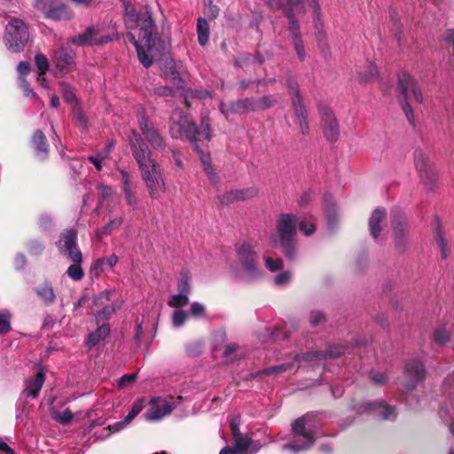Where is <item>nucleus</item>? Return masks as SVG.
<instances>
[{
    "instance_id": "nucleus-61",
    "label": "nucleus",
    "mask_w": 454,
    "mask_h": 454,
    "mask_svg": "<svg viewBox=\"0 0 454 454\" xmlns=\"http://www.w3.org/2000/svg\"><path fill=\"white\" fill-rule=\"evenodd\" d=\"M122 223L121 217H117L112 220L110 223H106L102 229L99 231L102 235H108L114 229H117L121 226Z\"/></svg>"
},
{
    "instance_id": "nucleus-46",
    "label": "nucleus",
    "mask_w": 454,
    "mask_h": 454,
    "mask_svg": "<svg viewBox=\"0 0 454 454\" xmlns=\"http://www.w3.org/2000/svg\"><path fill=\"white\" fill-rule=\"evenodd\" d=\"M450 333L445 324H440L434 331V340L438 344H444L449 340Z\"/></svg>"
},
{
    "instance_id": "nucleus-14",
    "label": "nucleus",
    "mask_w": 454,
    "mask_h": 454,
    "mask_svg": "<svg viewBox=\"0 0 454 454\" xmlns=\"http://www.w3.org/2000/svg\"><path fill=\"white\" fill-rule=\"evenodd\" d=\"M35 7L43 12L45 17L55 20H70L74 16L67 5L57 0H36Z\"/></svg>"
},
{
    "instance_id": "nucleus-51",
    "label": "nucleus",
    "mask_w": 454,
    "mask_h": 454,
    "mask_svg": "<svg viewBox=\"0 0 454 454\" xmlns=\"http://www.w3.org/2000/svg\"><path fill=\"white\" fill-rule=\"evenodd\" d=\"M143 408H144L143 401L138 400V401L135 402L130 411L123 419V421L125 422V424L127 426H129L132 422V420L136 418V416H137L142 411Z\"/></svg>"
},
{
    "instance_id": "nucleus-21",
    "label": "nucleus",
    "mask_w": 454,
    "mask_h": 454,
    "mask_svg": "<svg viewBox=\"0 0 454 454\" xmlns=\"http://www.w3.org/2000/svg\"><path fill=\"white\" fill-rule=\"evenodd\" d=\"M151 409L145 414L149 421L160 420L173 411L171 403L160 397H153L150 401Z\"/></svg>"
},
{
    "instance_id": "nucleus-42",
    "label": "nucleus",
    "mask_w": 454,
    "mask_h": 454,
    "mask_svg": "<svg viewBox=\"0 0 454 454\" xmlns=\"http://www.w3.org/2000/svg\"><path fill=\"white\" fill-rule=\"evenodd\" d=\"M276 99L271 95H266L258 98H254V112L270 108L276 104Z\"/></svg>"
},
{
    "instance_id": "nucleus-20",
    "label": "nucleus",
    "mask_w": 454,
    "mask_h": 454,
    "mask_svg": "<svg viewBox=\"0 0 454 454\" xmlns=\"http://www.w3.org/2000/svg\"><path fill=\"white\" fill-rule=\"evenodd\" d=\"M234 448L225 447L221 450L219 454H236L251 450L257 452L261 449L259 442L253 441L251 438L243 435L241 433L233 435Z\"/></svg>"
},
{
    "instance_id": "nucleus-17",
    "label": "nucleus",
    "mask_w": 454,
    "mask_h": 454,
    "mask_svg": "<svg viewBox=\"0 0 454 454\" xmlns=\"http://www.w3.org/2000/svg\"><path fill=\"white\" fill-rule=\"evenodd\" d=\"M114 291L106 290L104 291L94 297V305L103 306L102 309L97 312L96 319L98 322L104 321L109 319L118 309H120L122 301H111V296L113 295Z\"/></svg>"
},
{
    "instance_id": "nucleus-25",
    "label": "nucleus",
    "mask_w": 454,
    "mask_h": 454,
    "mask_svg": "<svg viewBox=\"0 0 454 454\" xmlns=\"http://www.w3.org/2000/svg\"><path fill=\"white\" fill-rule=\"evenodd\" d=\"M45 381V374L43 369H39L34 378H28L25 381L23 395L27 397L35 398L41 391Z\"/></svg>"
},
{
    "instance_id": "nucleus-59",
    "label": "nucleus",
    "mask_w": 454,
    "mask_h": 454,
    "mask_svg": "<svg viewBox=\"0 0 454 454\" xmlns=\"http://www.w3.org/2000/svg\"><path fill=\"white\" fill-rule=\"evenodd\" d=\"M265 266L271 272L280 270L283 266V261L280 258L271 256L265 257Z\"/></svg>"
},
{
    "instance_id": "nucleus-30",
    "label": "nucleus",
    "mask_w": 454,
    "mask_h": 454,
    "mask_svg": "<svg viewBox=\"0 0 454 454\" xmlns=\"http://www.w3.org/2000/svg\"><path fill=\"white\" fill-rule=\"evenodd\" d=\"M385 216L386 211L381 207L374 209L370 216L369 228L371 235L374 239H377L381 231L380 223L385 218Z\"/></svg>"
},
{
    "instance_id": "nucleus-34",
    "label": "nucleus",
    "mask_w": 454,
    "mask_h": 454,
    "mask_svg": "<svg viewBox=\"0 0 454 454\" xmlns=\"http://www.w3.org/2000/svg\"><path fill=\"white\" fill-rule=\"evenodd\" d=\"M35 293L45 305H51L55 301L56 295L52 286L49 282H44L43 285L38 286L35 289Z\"/></svg>"
},
{
    "instance_id": "nucleus-12",
    "label": "nucleus",
    "mask_w": 454,
    "mask_h": 454,
    "mask_svg": "<svg viewBox=\"0 0 454 454\" xmlns=\"http://www.w3.org/2000/svg\"><path fill=\"white\" fill-rule=\"evenodd\" d=\"M414 164L425 186L432 189L438 180V174L429 158L421 150H416Z\"/></svg>"
},
{
    "instance_id": "nucleus-31",
    "label": "nucleus",
    "mask_w": 454,
    "mask_h": 454,
    "mask_svg": "<svg viewBox=\"0 0 454 454\" xmlns=\"http://www.w3.org/2000/svg\"><path fill=\"white\" fill-rule=\"evenodd\" d=\"M32 143L35 150L36 156L44 159L48 155V145L44 134L41 130H36L33 136Z\"/></svg>"
},
{
    "instance_id": "nucleus-47",
    "label": "nucleus",
    "mask_w": 454,
    "mask_h": 454,
    "mask_svg": "<svg viewBox=\"0 0 454 454\" xmlns=\"http://www.w3.org/2000/svg\"><path fill=\"white\" fill-rule=\"evenodd\" d=\"M234 193L236 195L237 201H242L255 197L258 192L254 187H247L243 189H236L234 190Z\"/></svg>"
},
{
    "instance_id": "nucleus-41",
    "label": "nucleus",
    "mask_w": 454,
    "mask_h": 454,
    "mask_svg": "<svg viewBox=\"0 0 454 454\" xmlns=\"http://www.w3.org/2000/svg\"><path fill=\"white\" fill-rule=\"evenodd\" d=\"M122 178H123V192L127 203L131 206L133 208H136L137 204V200L135 194L132 192L131 188L129 184V176L127 172L122 171Z\"/></svg>"
},
{
    "instance_id": "nucleus-45",
    "label": "nucleus",
    "mask_w": 454,
    "mask_h": 454,
    "mask_svg": "<svg viewBox=\"0 0 454 454\" xmlns=\"http://www.w3.org/2000/svg\"><path fill=\"white\" fill-rule=\"evenodd\" d=\"M12 313L8 309L0 311V334H5L12 331Z\"/></svg>"
},
{
    "instance_id": "nucleus-9",
    "label": "nucleus",
    "mask_w": 454,
    "mask_h": 454,
    "mask_svg": "<svg viewBox=\"0 0 454 454\" xmlns=\"http://www.w3.org/2000/svg\"><path fill=\"white\" fill-rule=\"evenodd\" d=\"M236 254L243 274L240 277L244 281H251L261 276V270L257 263V254L253 245L248 240H243L236 245Z\"/></svg>"
},
{
    "instance_id": "nucleus-7",
    "label": "nucleus",
    "mask_w": 454,
    "mask_h": 454,
    "mask_svg": "<svg viewBox=\"0 0 454 454\" xmlns=\"http://www.w3.org/2000/svg\"><path fill=\"white\" fill-rule=\"evenodd\" d=\"M397 89L403 97L402 105L406 118L411 124L414 125V114L410 101L423 103L421 89L417 81L408 73H401L398 75Z\"/></svg>"
},
{
    "instance_id": "nucleus-27",
    "label": "nucleus",
    "mask_w": 454,
    "mask_h": 454,
    "mask_svg": "<svg viewBox=\"0 0 454 454\" xmlns=\"http://www.w3.org/2000/svg\"><path fill=\"white\" fill-rule=\"evenodd\" d=\"M18 72L20 74L19 84L23 90L24 96L28 98H37L36 93L30 87L28 82L26 80V75L30 71V65L27 61H20L18 65Z\"/></svg>"
},
{
    "instance_id": "nucleus-6",
    "label": "nucleus",
    "mask_w": 454,
    "mask_h": 454,
    "mask_svg": "<svg viewBox=\"0 0 454 454\" xmlns=\"http://www.w3.org/2000/svg\"><path fill=\"white\" fill-rule=\"evenodd\" d=\"M346 351L342 346L335 345L331 346L325 352L314 351L309 352L305 355H296L294 361L291 363L282 364L277 366L269 367L262 372L261 374H281L288 372L293 374L298 371V369L306 366H314L317 362L325 360L328 357H336L340 355H345Z\"/></svg>"
},
{
    "instance_id": "nucleus-13",
    "label": "nucleus",
    "mask_w": 454,
    "mask_h": 454,
    "mask_svg": "<svg viewBox=\"0 0 454 454\" xmlns=\"http://www.w3.org/2000/svg\"><path fill=\"white\" fill-rule=\"evenodd\" d=\"M286 86L292 98L293 106L301 131L302 134H308L309 129V123L307 121L308 114L302 98L299 93L298 82L294 79H289L286 82Z\"/></svg>"
},
{
    "instance_id": "nucleus-23",
    "label": "nucleus",
    "mask_w": 454,
    "mask_h": 454,
    "mask_svg": "<svg viewBox=\"0 0 454 454\" xmlns=\"http://www.w3.org/2000/svg\"><path fill=\"white\" fill-rule=\"evenodd\" d=\"M359 411H364L368 412H374L381 419L386 420H393L396 418L395 408L392 405L387 404L383 401L364 403L358 408Z\"/></svg>"
},
{
    "instance_id": "nucleus-24",
    "label": "nucleus",
    "mask_w": 454,
    "mask_h": 454,
    "mask_svg": "<svg viewBox=\"0 0 454 454\" xmlns=\"http://www.w3.org/2000/svg\"><path fill=\"white\" fill-rule=\"evenodd\" d=\"M175 86L169 87V86H158L154 88V92L158 96H175L178 92H185V96H191L197 98H211V95L208 90H190L189 91L185 90V87L184 89H177V84H174Z\"/></svg>"
},
{
    "instance_id": "nucleus-53",
    "label": "nucleus",
    "mask_w": 454,
    "mask_h": 454,
    "mask_svg": "<svg viewBox=\"0 0 454 454\" xmlns=\"http://www.w3.org/2000/svg\"><path fill=\"white\" fill-rule=\"evenodd\" d=\"M143 408H144L143 401L138 400V401L135 402L130 411L123 419V421L125 422V424L127 426H129L132 422V420L136 418V416H137L142 411Z\"/></svg>"
},
{
    "instance_id": "nucleus-29",
    "label": "nucleus",
    "mask_w": 454,
    "mask_h": 454,
    "mask_svg": "<svg viewBox=\"0 0 454 454\" xmlns=\"http://www.w3.org/2000/svg\"><path fill=\"white\" fill-rule=\"evenodd\" d=\"M162 72L174 84H177V89H184L185 87L184 81L180 77L173 59H166Z\"/></svg>"
},
{
    "instance_id": "nucleus-43",
    "label": "nucleus",
    "mask_w": 454,
    "mask_h": 454,
    "mask_svg": "<svg viewBox=\"0 0 454 454\" xmlns=\"http://www.w3.org/2000/svg\"><path fill=\"white\" fill-rule=\"evenodd\" d=\"M178 293L189 295L191 294V275L189 271L183 270L177 282Z\"/></svg>"
},
{
    "instance_id": "nucleus-44",
    "label": "nucleus",
    "mask_w": 454,
    "mask_h": 454,
    "mask_svg": "<svg viewBox=\"0 0 454 454\" xmlns=\"http://www.w3.org/2000/svg\"><path fill=\"white\" fill-rule=\"evenodd\" d=\"M223 356L227 362H233L234 360L243 356L244 351L237 344L231 343L225 348Z\"/></svg>"
},
{
    "instance_id": "nucleus-55",
    "label": "nucleus",
    "mask_w": 454,
    "mask_h": 454,
    "mask_svg": "<svg viewBox=\"0 0 454 454\" xmlns=\"http://www.w3.org/2000/svg\"><path fill=\"white\" fill-rule=\"evenodd\" d=\"M189 316L193 317L195 318H204L207 317L205 305L194 301L191 304L190 311L188 312Z\"/></svg>"
},
{
    "instance_id": "nucleus-16",
    "label": "nucleus",
    "mask_w": 454,
    "mask_h": 454,
    "mask_svg": "<svg viewBox=\"0 0 454 454\" xmlns=\"http://www.w3.org/2000/svg\"><path fill=\"white\" fill-rule=\"evenodd\" d=\"M138 124L141 133L152 148L154 151L164 152L166 143L154 124L144 115L138 117Z\"/></svg>"
},
{
    "instance_id": "nucleus-1",
    "label": "nucleus",
    "mask_w": 454,
    "mask_h": 454,
    "mask_svg": "<svg viewBox=\"0 0 454 454\" xmlns=\"http://www.w3.org/2000/svg\"><path fill=\"white\" fill-rule=\"evenodd\" d=\"M124 24L129 32L128 40L135 46L139 62L151 67L165 53V43L160 38L152 8L145 5L137 9L124 2Z\"/></svg>"
},
{
    "instance_id": "nucleus-10",
    "label": "nucleus",
    "mask_w": 454,
    "mask_h": 454,
    "mask_svg": "<svg viewBox=\"0 0 454 454\" xmlns=\"http://www.w3.org/2000/svg\"><path fill=\"white\" fill-rule=\"evenodd\" d=\"M29 40V31L27 24L17 18H12L7 23L4 35L6 48L12 52H20Z\"/></svg>"
},
{
    "instance_id": "nucleus-48",
    "label": "nucleus",
    "mask_w": 454,
    "mask_h": 454,
    "mask_svg": "<svg viewBox=\"0 0 454 454\" xmlns=\"http://www.w3.org/2000/svg\"><path fill=\"white\" fill-rule=\"evenodd\" d=\"M189 303V295L178 293L171 296L168 305L171 308H182Z\"/></svg>"
},
{
    "instance_id": "nucleus-4",
    "label": "nucleus",
    "mask_w": 454,
    "mask_h": 454,
    "mask_svg": "<svg viewBox=\"0 0 454 454\" xmlns=\"http://www.w3.org/2000/svg\"><path fill=\"white\" fill-rule=\"evenodd\" d=\"M298 217L294 214H280L276 219L277 236L270 237L273 247H280L286 257L293 259L296 255L295 237Z\"/></svg>"
},
{
    "instance_id": "nucleus-62",
    "label": "nucleus",
    "mask_w": 454,
    "mask_h": 454,
    "mask_svg": "<svg viewBox=\"0 0 454 454\" xmlns=\"http://www.w3.org/2000/svg\"><path fill=\"white\" fill-rule=\"evenodd\" d=\"M291 279L292 274L290 271H282L275 277L274 282L278 286H286L291 281Z\"/></svg>"
},
{
    "instance_id": "nucleus-49",
    "label": "nucleus",
    "mask_w": 454,
    "mask_h": 454,
    "mask_svg": "<svg viewBox=\"0 0 454 454\" xmlns=\"http://www.w3.org/2000/svg\"><path fill=\"white\" fill-rule=\"evenodd\" d=\"M80 263L81 262H74L67 270V276L74 281H79L84 277V271Z\"/></svg>"
},
{
    "instance_id": "nucleus-37",
    "label": "nucleus",
    "mask_w": 454,
    "mask_h": 454,
    "mask_svg": "<svg viewBox=\"0 0 454 454\" xmlns=\"http://www.w3.org/2000/svg\"><path fill=\"white\" fill-rule=\"evenodd\" d=\"M450 383H454V372L445 380V384ZM441 416L442 419H444L445 416L450 419L449 427L451 434L454 435V398L450 402V408L445 407L441 410Z\"/></svg>"
},
{
    "instance_id": "nucleus-64",
    "label": "nucleus",
    "mask_w": 454,
    "mask_h": 454,
    "mask_svg": "<svg viewBox=\"0 0 454 454\" xmlns=\"http://www.w3.org/2000/svg\"><path fill=\"white\" fill-rule=\"evenodd\" d=\"M137 379V373L124 374L120 380L118 386L121 388L130 386Z\"/></svg>"
},
{
    "instance_id": "nucleus-18",
    "label": "nucleus",
    "mask_w": 454,
    "mask_h": 454,
    "mask_svg": "<svg viewBox=\"0 0 454 454\" xmlns=\"http://www.w3.org/2000/svg\"><path fill=\"white\" fill-rule=\"evenodd\" d=\"M424 378L425 368L419 359H411L406 364L403 376V386L406 390H413Z\"/></svg>"
},
{
    "instance_id": "nucleus-50",
    "label": "nucleus",
    "mask_w": 454,
    "mask_h": 454,
    "mask_svg": "<svg viewBox=\"0 0 454 454\" xmlns=\"http://www.w3.org/2000/svg\"><path fill=\"white\" fill-rule=\"evenodd\" d=\"M143 408H144L143 401L138 400V401L135 402L130 411L123 419V421L125 422V424L127 426H129L132 422V420L136 418V416H137L142 411Z\"/></svg>"
},
{
    "instance_id": "nucleus-35",
    "label": "nucleus",
    "mask_w": 454,
    "mask_h": 454,
    "mask_svg": "<svg viewBox=\"0 0 454 454\" xmlns=\"http://www.w3.org/2000/svg\"><path fill=\"white\" fill-rule=\"evenodd\" d=\"M378 74L377 67L372 62H367L357 70L358 79L365 82L373 81L378 76Z\"/></svg>"
},
{
    "instance_id": "nucleus-54",
    "label": "nucleus",
    "mask_w": 454,
    "mask_h": 454,
    "mask_svg": "<svg viewBox=\"0 0 454 454\" xmlns=\"http://www.w3.org/2000/svg\"><path fill=\"white\" fill-rule=\"evenodd\" d=\"M143 408H144L143 401L138 400V401L135 402L130 411L123 419V421L125 422V424L127 426H129L132 422V420L136 418V416H137L142 411Z\"/></svg>"
},
{
    "instance_id": "nucleus-19",
    "label": "nucleus",
    "mask_w": 454,
    "mask_h": 454,
    "mask_svg": "<svg viewBox=\"0 0 454 454\" xmlns=\"http://www.w3.org/2000/svg\"><path fill=\"white\" fill-rule=\"evenodd\" d=\"M322 118V129L329 142H335L340 136V128L333 113L328 108L320 110Z\"/></svg>"
},
{
    "instance_id": "nucleus-57",
    "label": "nucleus",
    "mask_w": 454,
    "mask_h": 454,
    "mask_svg": "<svg viewBox=\"0 0 454 454\" xmlns=\"http://www.w3.org/2000/svg\"><path fill=\"white\" fill-rule=\"evenodd\" d=\"M59 87L62 96L67 103H73L75 101V94L72 86L64 82H59Z\"/></svg>"
},
{
    "instance_id": "nucleus-3",
    "label": "nucleus",
    "mask_w": 454,
    "mask_h": 454,
    "mask_svg": "<svg viewBox=\"0 0 454 454\" xmlns=\"http://www.w3.org/2000/svg\"><path fill=\"white\" fill-rule=\"evenodd\" d=\"M169 134L175 139H187L198 145V142L208 141L210 139L209 124L202 121L199 128H196L190 117L182 110L176 109L172 114L169 122Z\"/></svg>"
},
{
    "instance_id": "nucleus-28",
    "label": "nucleus",
    "mask_w": 454,
    "mask_h": 454,
    "mask_svg": "<svg viewBox=\"0 0 454 454\" xmlns=\"http://www.w3.org/2000/svg\"><path fill=\"white\" fill-rule=\"evenodd\" d=\"M118 256L114 254L97 259L90 267V274L98 276L101 272L112 270L118 262Z\"/></svg>"
},
{
    "instance_id": "nucleus-33",
    "label": "nucleus",
    "mask_w": 454,
    "mask_h": 454,
    "mask_svg": "<svg viewBox=\"0 0 454 454\" xmlns=\"http://www.w3.org/2000/svg\"><path fill=\"white\" fill-rule=\"evenodd\" d=\"M145 184L152 199H160L162 193H164L166 191V185L163 177L156 178L151 181L149 180L145 182Z\"/></svg>"
},
{
    "instance_id": "nucleus-32",
    "label": "nucleus",
    "mask_w": 454,
    "mask_h": 454,
    "mask_svg": "<svg viewBox=\"0 0 454 454\" xmlns=\"http://www.w3.org/2000/svg\"><path fill=\"white\" fill-rule=\"evenodd\" d=\"M110 333V325L103 324L96 331L90 333L87 338L86 344L89 348H92L105 340Z\"/></svg>"
},
{
    "instance_id": "nucleus-5",
    "label": "nucleus",
    "mask_w": 454,
    "mask_h": 454,
    "mask_svg": "<svg viewBox=\"0 0 454 454\" xmlns=\"http://www.w3.org/2000/svg\"><path fill=\"white\" fill-rule=\"evenodd\" d=\"M132 155L135 158L144 182L162 177L159 164L152 158V151L141 135L132 130L128 137Z\"/></svg>"
},
{
    "instance_id": "nucleus-26",
    "label": "nucleus",
    "mask_w": 454,
    "mask_h": 454,
    "mask_svg": "<svg viewBox=\"0 0 454 454\" xmlns=\"http://www.w3.org/2000/svg\"><path fill=\"white\" fill-rule=\"evenodd\" d=\"M74 59L73 51L63 47L55 51L52 56L54 64L61 71H68L74 63Z\"/></svg>"
},
{
    "instance_id": "nucleus-39",
    "label": "nucleus",
    "mask_w": 454,
    "mask_h": 454,
    "mask_svg": "<svg viewBox=\"0 0 454 454\" xmlns=\"http://www.w3.org/2000/svg\"><path fill=\"white\" fill-rule=\"evenodd\" d=\"M197 34L198 41L201 46H204L208 42L209 27L206 19L199 18L197 20Z\"/></svg>"
},
{
    "instance_id": "nucleus-11",
    "label": "nucleus",
    "mask_w": 454,
    "mask_h": 454,
    "mask_svg": "<svg viewBox=\"0 0 454 454\" xmlns=\"http://www.w3.org/2000/svg\"><path fill=\"white\" fill-rule=\"evenodd\" d=\"M102 29L103 27L99 25L89 26L83 32L73 36L70 41L77 46L102 45L113 42L114 36L101 35Z\"/></svg>"
},
{
    "instance_id": "nucleus-63",
    "label": "nucleus",
    "mask_w": 454,
    "mask_h": 454,
    "mask_svg": "<svg viewBox=\"0 0 454 454\" xmlns=\"http://www.w3.org/2000/svg\"><path fill=\"white\" fill-rule=\"evenodd\" d=\"M219 200L223 205H230L237 201L234 190L227 191L219 196Z\"/></svg>"
},
{
    "instance_id": "nucleus-56",
    "label": "nucleus",
    "mask_w": 454,
    "mask_h": 454,
    "mask_svg": "<svg viewBox=\"0 0 454 454\" xmlns=\"http://www.w3.org/2000/svg\"><path fill=\"white\" fill-rule=\"evenodd\" d=\"M188 317H189L188 312L182 310V309L175 310L172 315L173 326L176 328H179V327L183 326Z\"/></svg>"
},
{
    "instance_id": "nucleus-58",
    "label": "nucleus",
    "mask_w": 454,
    "mask_h": 454,
    "mask_svg": "<svg viewBox=\"0 0 454 454\" xmlns=\"http://www.w3.org/2000/svg\"><path fill=\"white\" fill-rule=\"evenodd\" d=\"M436 231H437L436 238H435L436 243L441 249L442 259H446L448 256L449 250L447 247V243H446L445 239H443L442 230L439 225L437 226Z\"/></svg>"
},
{
    "instance_id": "nucleus-40",
    "label": "nucleus",
    "mask_w": 454,
    "mask_h": 454,
    "mask_svg": "<svg viewBox=\"0 0 454 454\" xmlns=\"http://www.w3.org/2000/svg\"><path fill=\"white\" fill-rule=\"evenodd\" d=\"M128 426L125 424V422L122 420L115 422L113 425H109L106 427H104L102 429V432H95V434L97 438L98 439H105L106 437H109L112 434L118 433L124 428H126Z\"/></svg>"
},
{
    "instance_id": "nucleus-60",
    "label": "nucleus",
    "mask_w": 454,
    "mask_h": 454,
    "mask_svg": "<svg viewBox=\"0 0 454 454\" xmlns=\"http://www.w3.org/2000/svg\"><path fill=\"white\" fill-rule=\"evenodd\" d=\"M35 60L38 71L41 73V74H45L49 69L47 58L43 54L38 53L35 55Z\"/></svg>"
},
{
    "instance_id": "nucleus-8",
    "label": "nucleus",
    "mask_w": 454,
    "mask_h": 454,
    "mask_svg": "<svg viewBox=\"0 0 454 454\" xmlns=\"http://www.w3.org/2000/svg\"><path fill=\"white\" fill-rule=\"evenodd\" d=\"M292 434V442L283 445V450L294 454L309 450L316 440V433L308 425L305 417L299 418L293 422Z\"/></svg>"
},
{
    "instance_id": "nucleus-36",
    "label": "nucleus",
    "mask_w": 454,
    "mask_h": 454,
    "mask_svg": "<svg viewBox=\"0 0 454 454\" xmlns=\"http://www.w3.org/2000/svg\"><path fill=\"white\" fill-rule=\"evenodd\" d=\"M196 151L198 152L200 160L202 162L204 171L206 172L207 177L211 182L216 183L218 181V177L214 171L213 167L210 163V157L207 153L200 149L199 145H196Z\"/></svg>"
},
{
    "instance_id": "nucleus-15",
    "label": "nucleus",
    "mask_w": 454,
    "mask_h": 454,
    "mask_svg": "<svg viewBox=\"0 0 454 454\" xmlns=\"http://www.w3.org/2000/svg\"><path fill=\"white\" fill-rule=\"evenodd\" d=\"M77 232L74 229L67 230L61 234L58 242L59 252L67 255L74 262H81L82 255L77 247Z\"/></svg>"
},
{
    "instance_id": "nucleus-22",
    "label": "nucleus",
    "mask_w": 454,
    "mask_h": 454,
    "mask_svg": "<svg viewBox=\"0 0 454 454\" xmlns=\"http://www.w3.org/2000/svg\"><path fill=\"white\" fill-rule=\"evenodd\" d=\"M254 98H247L229 103L222 102L220 111L226 118L231 114H243L249 112H254Z\"/></svg>"
},
{
    "instance_id": "nucleus-52",
    "label": "nucleus",
    "mask_w": 454,
    "mask_h": 454,
    "mask_svg": "<svg viewBox=\"0 0 454 454\" xmlns=\"http://www.w3.org/2000/svg\"><path fill=\"white\" fill-rule=\"evenodd\" d=\"M143 408H144L143 401L138 400V401L135 402L130 411L123 419V421L125 422V424L127 426H129L132 422V420L136 418V416H137L142 411Z\"/></svg>"
},
{
    "instance_id": "nucleus-38",
    "label": "nucleus",
    "mask_w": 454,
    "mask_h": 454,
    "mask_svg": "<svg viewBox=\"0 0 454 454\" xmlns=\"http://www.w3.org/2000/svg\"><path fill=\"white\" fill-rule=\"evenodd\" d=\"M391 223L396 239L401 237L404 232L403 214L398 208L391 211Z\"/></svg>"
},
{
    "instance_id": "nucleus-2",
    "label": "nucleus",
    "mask_w": 454,
    "mask_h": 454,
    "mask_svg": "<svg viewBox=\"0 0 454 454\" xmlns=\"http://www.w3.org/2000/svg\"><path fill=\"white\" fill-rule=\"evenodd\" d=\"M272 9L286 10V15L288 19V29L291 33L293 46L297 58L300 61H304L307 58L303 41L300 33V25L294 17V12H304L306 7H309L314 12L315 19L319 18L320 6L317 0H286L283 3L281 0H265Z\"/></svg>"
}]
</instances>
